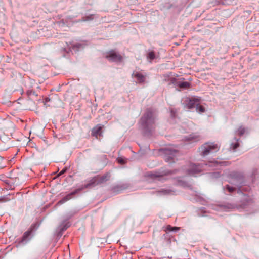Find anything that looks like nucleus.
Returning <instances> with one entry per match:
<instances>
[{"label": "nucleus", "instance_id": "30", "mask_svg": "<svg viewBox=\"0 0 259 259\" xmlns=\"http://www.w3.org/2000/svg\"><path fill=\"white\" fill-rule=\"evenodd\" d=\"M218 175H219V173L213 172L212 174L213 177H218Z\"/></svg>", "mask_w": 259, "mask_h": 259}, {"label": "nucleus", "instance_id": "12", "mask_svg": "<svg viewBox=\"0 0 259 259\" xmlns=\"http://www.w3.org/2000/svg\"><path fill=\"white\" fill-rule=\"evenodd\" d=\"M200 139V136L196 133L191 134L189 136L185 137V141H197Z\"/></svg>", "mask_w": 259, "mask_h": 259}, {"label": "nucleus", "instance_id": "10", "mask_svg": "<svg viewBox=\"0 0 259 259\" xmlns=\"http://www.w3.org/2000/svg\"><path fill=\"white\" fill-rule=\"evenodd\" d=\"M168 173V172L165 171L161 173L159 172H151L148 174V176L154 180H160L162 176L167 175Z\"/></svg>", "mask_w": 259, "mask_h": 259}, {"label": "nucleus", "instance_id": "28", "mask_svg": "<svg viewBox=\"0 0 259 259\" xmlns=\"http://www.w3.org/2000/svg\"><path fill=\"white\" fill-rule=\"evenodd\" d=\"M118 162L120 164H124L125 163V160L123 158H118Z\"/></svg>", "mask_w": 259, "mask_h": 259}, {"label": "nucleus", "instance_id": "2", "mask_svg": "<svg viewBox=\"0 0 259 259\" xmlns=\"http://www.w3.org/2000/svg\"><path fill=\"white\" fill-rule=\"evenodd\" d=\"M160 151L164 154V158L166 162L169 163L175 162L177 160V156L179 154L178 150L172 147L162 148Z\"/></svg>", "mask_w": 259, "mask_h": 259}, {"label": "nucleus", "instance_id": "17", "mask_svg": "<svg viewBox=\"0 0 259 259\" xmlns=\"http://www.w3.org/2000/svg\"><path fill=\"white\" fill-rule=\"evenodd\" d=\"M178 86L183 89H188L190 87V84L188 82H179L178 83Z\"/></svg>", "mask_w": 259, "mask_h": 259}, {"label": "nucleus", "instance_id": "5", "mask_svg": "<svg viewBox=\"0 0 259 259\" xmlns=\"http://www.w3.org/2000/svg\"><path fill=\"white\" fill-rule=\"evenodd\" d=\"M220 147L217 144L205 143L199 148V151L203 156L207 155L210 152H217Z\"/></svg>", "mask_w": 259, "mask_h": 259}, {"label": "nucleus", "instance_id": "3", "mask_svg": "<svg viewBox=\"0 0 259 259\" xmlns=\"http://www.w3.org/2000/svg\"><path fill=\"white\" fill-rule=\"evenodd\" d=\"M243 176L240 172L233 171L228 176V182L239 188V190H240V187L243 184Z\"/></svg>", "mask_w": 259, "mask_h": 259}, {"label": "nucleus", "instance_id": "20", "mask_svg": "<svg viewBox=\"0 0 259 259\" xmlns=\"http://www.w3.org/2000/svg\"><path fill=\"white\" fill-rule=\"evenodd\" d=\"M155 58V55L154 51L149 52L147 55V59L151 61Z\"/></svg>", "mask_w": 259, "mask_h": 259}, {"label": "nucleus", "instance_id": "9", "mask_svg": "<svg viewBox=\"0 0 259 259\" xmlns=\"http://www.w3.org/2000/svg\"><path fill=\"white\" fill-rule=\"evenodd\" d=\"M132 75L137 79L138 83H142L145 81L146 75L139 72H134Z\"/></svg>", "mask_w": 259, "mask_h": 259}, {"label": "nucleus", "instance_id": "16", "mask_svg": "<svg viewBox=\"0 0 259 259\" xmlns=\"http://www.w3.org/2000/svg\"><path fill=\"white\" fill-rule=\"evenodd\" d=\"M172 192L170 190L164 189H162L157 192L158 194L160 195H169L172 194Z\"/></svg>", "mask_w": 259, "mask_h": 259}, {"label": "nucleus", "instance_id": "18", "mask_svg": "<svg viewBox=\"0 0 259 259\" xmlns=\"http://www.w3.org/2000/svg\"><path fill=\"white\" fill-rule=\"evenodd\" d=\"M227 163V162H209L208 164H205L206 166L208 165L209 166H218V165H220V166H223V165H225L226 164V163Z\"/></svg>", "mask_w": 259, "mask_h": 259}, {"label": "nucleus", "instance_id": "27", "mask_svg": "<svg viewBox=\"0 0 259 259\" xmlns=\"http://www.w3.org/2000/svg\"><path fill=\"white\" fill-rule=\"evenodd\" d=\"M176 111L173 108H170V115L172 118H175L176 117Z\"/></svg>", "mask_w": 259, "mask_h": 259}, {"label": "nucleus", "instance_id": "22", "mask_svg": "<svg viewBox=\"0 0 259 259\" xmlns=\"http://www.w3.org/2000/svg\"><path fill=\"white\" fill-rule=\"evenodd\" d=\"M195 108L196 111L199 113H203L205 111L204 107L200 105L199 104H198V105H197Z\"/></svg>", "mask_w": 259, "mask_h": 259}, {"label": "nucleus", "instance_id": "4", "mask_svg": "<svg viewBox=\"0 0 259 259\" xmlns=\"http://www.w3.org/2000/svg\"><path fill=\"white\" fill-rule=\"evenodd\" d=\"M110 178V173L105 174L104 175L100 176H97L92 179L89 183L85 185L83 187L84 188H90L91 186H95L97 185L105 183L109 180Z\"/></svg>", "mask_w": 259, "mask_h": 259}, {"label": "nucleus", "instance_id": "25", "mask_svg": "<svg viewBox=\"0 0 259 259\" xmlns=\"http://www.w3.org/2000/svg\"><path fill=\"white\" fill-rule=\"evenodd\" d=\"M10 200L7 196H0V202H5Z\"/></svg>", "mask_w": 259, "mask_h": 259}, {"label": "nucleus", "instance_id": "11", "mask_svg": "<svg viewBox=\"0 0 259 259\" xmlns=\"http://www.w3.org/2000/svg\"><path fill=\"white\" fill-rule=\"evenodd\" d=\"M186 104L189 109L195 108L199 104V100L195 98L189 99Z\"/></svg>", "mask_w": 259, "mask_h": 259}, {"label": "nucleus", "instance_id": "32", "mask_svg": "<svg viewBox=\"0 0 259 259\" xmlns=\"http://www.w3.org/2000/svg\"><path fill=\"white\" fill-rule=\"evenodd\" d=\"M166 234H164V235H163V236H164L165 237H166Z\"/></svg>", "mask_w": 259, "mask_h": 259}, {"label": "nucleus", "instance_id": "23", "mask_svg": "<svg viewBox=\"0 0 259 259\" xmlns=\"http://www.w3.org/2000/svg\"><path fill=\"white\" fill-rule=\"evenodd\" d=\"M237 134L239 136H241L245 132V129L244 127L240 126L236 132Z\"/></svg>", "mask_w": 259, "mask_h": 259}, {"label": "nucleus", "instance_id": "21", "mask_svg": "<svg viewBox=\"0 0 259 259\" xmlns=\"http://www.w3.org/2000/svg\"><path fill=\"white\" fill-rule=\"evenodd\" d=\"M94 15H90L87 16H85L82 18L81 21H90L94 19Z\"/></svg>", "mask_w": 259, "mask_h": 259}, {"label": "nucleus", "instance_id": "8", "mask_svg": "<svg viewBox=\"0 0 259 259\" xmlns=\"http://www.w3.org/2000/svg\"><path fill=\"white\" fill-rule=\"evenodd\" d=\"M84 188V187H82L81 188H79V189L76 190L75 191L68 194L66 196L63 197L62 199H61L60 201H59L57 203V204L61 205V204H63L64 203L67 202L69 200L71 199L72 198L73 196L74 195H75L76 193L82 190Z\"/></svg>", "mask_w": 259, "mask_h": 259}, {"label": "nucleus", "instance_id": "7", "mask_svg": "<svg viewBox=\"0 0 259 259\" xmlns=\"http://www.w3.org/2000/svg\"><path fill=\"white\" fill-rule=\"evenodd\" d=\"M105 57L112 62H120L122 59V57L114 50H111L107 52Z\"/></svg>", "mask_w": 259, "mask_h": 259}, {"label": "nucleus", "instance_id": "31", "mask_svg": "<svg viewBox=\"0 0 259 259\" xmlns=\"http://www.w3.org/2000/svg\"><path fill=\"white\" fill-rule=\"evenodd\" d=\"M119 188V186H117V187H116L114 188V191H116V189H118Z\"/></svg>", "mask_w": 259, "mask_h": 259}, {"label": "nucleus", "instance_id": "13", "mask_svg": "<svg viewBox=\"0 0 259 259\" xmlns=\"http://www.w3.org/2000/svg\"><path fill=\"white\" fill-rule=\"evenodd\" d=\"M101 130L102 127L101 126L97 125L94 127L92 130V135L96 138H98V136H100L102 134Z\"/></svg>", "mask_w": 259, "mask_h": 259}, {"label": "nucleus", "instance_id": "15", "mask_svg": "<svg viewBox=\"0 0 259 259\" xmlns=\"http://www.w3.org/2000/svg\"><path fill=\"white\" fill-rule=\"evenodd\" d=\"M239 139H237L236 138H234V142H232L230 144V149L233 150H235L237 148H238L239 146Z\"/></svg>", "mask_w": 259, "mask_h": 259}, {"label": "nucleus", "instance_id": "6", "mask_svg": "<svg viewBox=\"0 0 259 259\" xmlns=\"http://www.w3.org/2000/svg\"><path fill=\"white\" fill-rule=\"evenodd\" d=\"M203 166L201 164L196 165L191 163L188 166V168L187 169V173L189 175L194 176L202 170Z\"/></svg>", "mask_w": 259, "mask_h": 259}, {"label": "nucleus", "instance_id": "29", "mask_svg": "<svg viewBox=\"0 0 259 259\" xmlns=\"http://www.w3.org/2000/svg\"><path fill=\"white\" fill-rule=\"evenodd\" d=\"M66 171V169H62L61 172L59 173V176H61L62 175H63L64 173H65Z\"/></svg>", "mask_w": 259, "mask_h": 259}, {"label": "nucleus", "instance_id": "19", "mask_svg": "<svg viewBox=\"0 0 259 259\" xmlns=\"http://www.w3.org/2000/svg\"><path fill=\"white\" fill-rule=\"evenodd\" d=\"M180 229V227H172L171 226L168 225L166 227V230L168 231H177Z\"/></svg>", "mask_w": 259, "mask_h": 259}, {"label": "nucleus", "instance_id": "24", "mask_svg": "<svg viewBox=\"0 0 259 259\" xmlns=\"http://www.w3.org/2000/svg\"><path fill=\"white\" fill-rule=\"evenodd\" d=\"M225 188L227 190V191L230 193L233 192L236 190V188L230 186L229 185H227L225 186Z\"/></svg>", "mask_w": 259, "mask_h": 259}, {"label": "nucleus", "instance_id": "26", "mask_svg": "<svg viewBox=\"0 0 259 259\" xmlns=\"http://www.w3.org/2000/svg\"><path fill=\"white\" fill-rule=\"evenodd\" d=\"M82 47V44L81 43H76L72 45V49H74L75 48L79 49Z\"/></svg>", "mask_w": 259, "mask_h": 259}, {"label": "nucleus", "instance_id": "14", "mask_svg": "<svg viewBox=\"0 0 259 259\" xmlns=\"http://www.w3.org/2000/svg\"><path fill=\"white\" fill-rule=\"evenodd\" d=\"M31 233L32 230H28L25 232L23 235L21 242H24L27 241L29 239V237L31 235Z\"/></svg>", "mask_w": 259, "mask_h": 259}, {"label": "nucleus", "instance_id": "1", "mask_svg": "<svg viewBox=\"0 0 259 259\" xmlns=\"http://www.w3.org/2000/svg\"><path fill=\"white\" fill-rule=\"evenodd\" d=\"M156 114L155 111L151 108L147 109L143 116L141 117L140 123L144 133L150 135L155 128Z\"/></svg>", "mask_w": 259, "mask_h": 259}]
</instances>
